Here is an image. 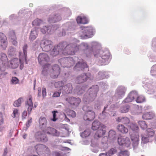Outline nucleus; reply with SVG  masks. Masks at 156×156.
Instances as JSON below:
<instances>
[{
  "label": "nucleus",
  "mask_w": 156,
  "mask_h": 156,
  "mask_svg": "<svg viewBox=\"0 0 156 156\" xmlns=\"http://www.w3.org/2000/svg\"><path fill=\"white\" fill-rule=\"evenodd\" d=\"M63 43L59 44L57 46L55 47L50 52V54L53 56H55L59 53L65 55H73L75 53L78 51L80 48L84 49H87L88 45L87 43H83L80 46H77L75 43L70 44L65 47Z\"/></svg>",
  "instance_id": "nucleus-1"
},
{
  "label": "nucleus",
  "mask_w": 156,
  "mask_h": 156,
  "mask_svg": "<svg viewBox=\"0 0 156 156\" xmlns=\"http://www.w3.org/2000/svg\"><path fill=\"white\" fill-rule=\"evenodd\" d=\"M92 49L94 56L96 57V61L99 65H105L108 63L110 54L108 51H103L100 50L101 45L96 41L91 43Z\"/></svg>",
  "instance_id": "nucleus-2"
},
{
  "label": "nucleus",
  "mask_w": 156,
  "mask_h": 156,
  "mask_svg": "<svg viewBox=\"0 0 156 156\" xmlns=\"http://www.w3.org/2000/svg\"><path fill=\"white\" fill-rule=\"evenodd\" d=\"M98 87L97 85L93 86L88 90V92L84 96L83 101L85 104H88L93 101L96 97Z\"/></svg>",
  "instance_id": "nucleus-3"
},
{
  "label": "nucleus",
  "mask_w": 156,
  "mask_h": 156,
  "mask_svg": "<svg viewBox=\"0 0 156 156\" xmlns=\"http://www.w3.org/2000/svg\"><path fill=\"white\" fill-rule=\"evenodd\" d=\"M20 59L15 58L11 59L9 61L7 64V66L9 68L12 69H15L17 68L20 64V69L22 70L23 67V63L25 60H23V55H21V53L19 55Z\"/></svg>",
  "instance_id": "nucleus-4"
},
{
  "label": "nucleus",
  "mask_w": 156,
  "mask_h": 156,
  "mask_svg": "<svg viewBox=\"0 0 156 156\" xmlns=\"http://www.w3.org/2000/svg\"><path fill=\"white\" fill-rule=\"evenodd\" d=\"M135 98H136V101L137 103H141L143 102L145 100L144 97L143 96H138L137 92L133 91L128 94L126 98L123 101V103H129L133 101Z\"/></svg>",
  "instance_id": "nucleus-5"
},
{
  "label": "nucleus",
  "mask_w": 156,
  "mask_h": 156,
  "mask_svg": "<svg viewBox=\"0 0 156 156\" xmlns=\"http://www.w3.org/2000/svg\"><path fill=\"white\" fill-rule=\"evenodd\" d=\"M95 33V29L92 27H83L81 30L80 37L82 39H87L92 37Z\"/></svg>",
  "instance_id": "nucleus-6"
},
{
  "label": "nucleus",
  "mask_w": 156,
  "mask_h": 156,
  "mask_svg": "<svg viewBox=\"0 0 156 156\" xmlns=\"http://www.w3.org/2000/svg\"><path fill=\"white\" fill-rule=\"evenodd\" d=\"M77 59V57H75L74 59L71 57H69L62 58L59 60V62L62 67H69L75 63L74 60Z\"/></svg>",
  "instance_id": "nucleus-7"
},
{
  "label": "nucleus",
  "mask_w": 156,
  "mask_h": 156,
  "mask_svg": "<svg viewBox=\"0 0 156 156\" xmlns=\"http://www.w3.org/2000/svg\"><path fill=\"white\" fill-rule=\"evenodd\" d=\"M35 148L38 153L45 154V156H48L50 153L49 148L44 145L42 144L36 145L35 146Z\"/></svg>",
  "instance_id": "nucleus-8"
},
{
  "label": "nucleus",
  "mask_w": 156,
  "mask_h": 156,
  "mask_svg": "<svg viewBox=\"0 0 156 156\" xmlns=\"http://www.w3.org/2000/svg\"><path fill=\"white\" fill-rule=\"evenodd\" d=\"M40 44L43 50L45 51H50L53 47L52 41L49 40H42Z\"/></svg>",
  "instance_id": "nucleus-9"
},
{
  "label": "nucleus",
  "mask_w": 156,
  "mask_h": 156,
  "mask_svg": "<svg viewBox=\"0 0 156 156\" xmlns=\"http://www.w3.org/2000/svg\"><path fill=\"white\" fill-rule=\"evenodd\" d=\"M93 76L91 75L90 73H84L77 77L76 82L78 83H82L86 81L88 79L91 80L93 79Z\"/></svg>",
  "instance_id": "nucleus-10"
},
{
  "label": "nucleus",
  "mask_w": 156,
  "mask_h": 156,
  "mask_svg": "<svg viewBox=\"0 0 156 156\" xmlns=\"http://www.w3.org/2000/svg\"><path fill=\"white\" fill-rule=\"evenodd\" d=\"M65 100L68 104L76 106H78L81 102V100L80 98H75L73 97H68L65 99Z\"/></svg>",
  "instance_id": "nucleus-11"
},
{
  "label": "nucleus",
  "mask_w": 156,
  "mask_h": 156,
  "mask_svg": "<svg viewBox=\"0 0 156 156\" xmlns=\"http://www.w3.org/2000/svg\"><path fill=\"white\" fill-rule=\"evenodd\" d=\"M126 88L124 86H120L116 89L115 95L118 99L122 98L125 95Z\"/></svg>",
  "instance_id": "nucleus-12"
},
{
  "label": "nucleus",
  "mask_w": 156,
  "mask_h": 156,
  "mask_svg": "<svg viewBox=\"0 0 156 156\" xmlns=\"http://www.w3.org/2000/svg\"><path fill=\"white\" fill-rule=\"evenodd\" d=\"M60 70L59 67L57 65H54L50 71L51 77L53 78H57L60 73Z\"/></svg>",
  "instance_id": "nucleus-13"
},
{
  "label": "nucleus",
  "mask_w": 156,
  "mask_h": 156,
  "mask_svg": "<svg viewBox=\"0 0 156 156\" xmlns=\"http://www.w3.org/2000/svg\"><path fill=\"white\" fill-rule=\"evenodd\" d=\"M118 142L119 145L126 147H129L130 145V141L128 137H119L118 138Z\"/></svg>",
  "instance_id": "nucleus-14"
},
{
  "label": "nucleus",
  "mask_w": 156,
  "mask_h": 156,
  "mask_svg": "<svg viewBox=\"0 0 156 156\" xmlns=\"http://www.w3.org/2000/svg\"><path fill=\"white\" fill-rule=\"evenodd\" d=\"M129 134L132 142V145L135 148L138 146L139 143V139L138 134L137 133H135L133 134L130 133Z\"/></svg>",
  "instance_id": "nucleus-15"
},
{
  "label": "nucleus",
  "mask_w": 156,
  "mask_h": 156,
  "mask_svg": "<svg viewBox=\"0 0 156 156\" xmlns=\"http://www.w3.org/2000/svg\"><path fill=\"white\" fill-rule=\"evenodd\" d=\"M35 137L38 141L45 142L48 140V138L43 132L39 131L35 134Z\"/></svg>",
  "instance_id": "nucleus-16"
},
{
  "label": "nucleus",
  "mask_w": 156,
  "mask_h": 156,
  "mask_svg": "<svg viewBox=\"0 0 156 156\" xmlns=\"http://www.w3.org/2000/svg\"><path fill=\"white\" fill-rule=\"evenodd\" d=\"M38 60L40 64H43L45 62H48L49 60V58L46 53H41L38 56Z\"/></svg>",
  "instance_id": "nucleus-17"
},
{
  "label": "nucleus",
  "mask_w": 156,
  "mask_h": 156,
  "mask_svg": "<svg viewBox=\"0 0 156 156\" xmlns=\"http://www.w3.org/2000/svg\"><path fill=\"white\" fill-rule=\"evenodd\" d=\"M61 19L60 14L59 13H57L55 15H50L48 19V21L50 23H54L60 21Z\"/></svg>",
  "instance_id": "nucleus-18"
},
{
  "label": "nucleus",
  "mask_w": 156,
  "mask_h": 156,
  "mask_svg": "<svg viewBox=\"0 0 156 156\" xmlns=\"http://www.w3.org/2000/svg\"><path fill=\"white\" fill-rule=\"evenodd\" d=\"M38 34V28L34 27L31 30L30 34L29 40L30 41H33L37 37Z\"/></svg>",
  "instance_id": "nucleus-19"
},
{
  "label": "nucleus",
  "mask_w": 156,
  "mask_h": 156,
  "mask_svg": "<svg viewBox=\"0 0 156 156\" xmlns=\"http://www.w3.org/2000/svg\"><path fill=\"white\" fill-rule=\"evenodd\" d=\"M95 117V114L93 111H88L83 116L84 120L91 121L93 120Z\"/></svg>",
  "instance_id": "nucleus-20"
},
{
  "label": "nucleus",
  "mask_w": 156,
  "mask_h": 156,
  "mask_svg": "<svg viewBox=\"0 0 156 156\" xmlns=\"http://www.w3.org/2000/svg\"><path fill=\"white\" fill-rule=\"evenodd\" d=\"M0 41L1 46L3 49H5L7 47V42L5 35L3 33H0Z\"/></svg>",
  "instance_id": "nucleus-21"
},
{
  "label": "nucleus",
  "mask_w": 156,
  "mask_h": 156,
  "mask_svg": "<svg viewBox=\"0 0 156 156\" xmlns=\"http://www.w3.org/2000/svg\"><path fill=\"white\" fill-rule=\"evenodd\" d=\"M45 132L48 134H51L56 136H58L60 133L54 128L48 127L45 129Z\"/></svg>",
  "instance_id": "nucleus-22"
},
{
  "label": "nucleus",
  "mask_w": 156,
  "mask_h": 156,
  "mask_svg": "<svg viewBox=\"0 0 156 156\" xmlns=\"http://www.w3.org/2000/svg\"><path fill=\"white\" fill-rule=\"evenodd\" d=\"M9 39L11 42L14 45L16 46L17 44V38L14 31L12 30L9 31Z\"/></svg>",
  "instance_id": "nucleus-23"
},
{
  "label": "nucleus",
  "mask_w": 156,
  "mask_h": 156,
  "mask_svg": "<svg viewBox=\"0 0 156 156\" xmlns=\"http://www.w3.org/2000/svg\"><path fill=\"white\" fill-rule=\"evenodd\" d=\"M87 66L86 62H84L83 61L81 62H78L74 67V70L76 71L82 70L84 68L87 67Z\"/></svg>",
  "instance_id": "nucleus-24"
},
{
  "label": "nucleus",
  "mask_w": 156,
  "mask_h": 156,
  "mask_svg": "<svg viewBox=\"0 0 156 156\" xmlns=\"http://www.w3.org/2000/svg\"><path fill=\"white\" fill-rule=\"evenodd\" d=\"M33 105V102H32V99L31 97H30L28 100L25 103L26 107L27 109L28 113L30 115L32 109Z\"/></svg>",
  "instance_id": "nucleus-25"
},
{
  "label": "nucleus",
  "mask_w": 156,
  "mask_h": 156,
  "mask_svg": "<svg viewBox=\"0 0 156 156\" xmlns=\"http://www.w3.org/2000/svg\"><path fill=\"white\" fill-rule=\"evenodd\" d=\"M116 121L118 122H121L125 125L129 124V119L126 117H119L116 118Z\"/></svg>",
  "instance_id": "nucleus-26"
},
{
  "label": "nucleus",
  "mask_w": 156,
  "mask_h": 156,
  "mask_svg": "<svg viewBox=\"0 0 156 156\" xmlns=\"http://www.w3.org/2000/svg\"><path fill=\"white\" fill-rule=\"evenodd\" d=\"M97 140L94 139V140H92L91 141V146L92 147L91 148L92 151L94 153H97L99 150V148L98 146V144L97 142Z\"/></svg>",
  "instance_id": "nucleus-27"
},
{
  "label": "nucleus",
  "mask_w": 156,
  "mask_h": 156,
  "mask_svg": "<svg viewBox=\"0 0 156 156\" xmlns=\"http://www.w3.org/2000/svg\"><path fill=\"white\" fill-rule=\"evenodd\" d=\"M104 127H105V126L97 120L94 121L92 124V129L93 130Z\"/></svg>",
  "instance_id": "nucleus-28"
},
{
  "label": "nucleus",
  "mask_w": 156,
  "mask_h": 156,
  "mask_svg": "<svg viewBox=\"0 0 156 156\" xmlns=\"http://www.w3.org/2000/svg\"><path fill=\"white\" fill-rule=\"evenodd\" d=\"M76 21L78 24H85L88 23V19L84 16H78L76 19Z\"/></svg>",
  "instance_id": "nucleus-29"
},
{
  "label": "nucleus",
  "mask_w": 156,
  "mask_h": 156,
  "mask_svg": "<svg viewBox=\"0 0 156 156\" xmlns=\"http://www.w3.org/2000/svg\"><path fill=\"white\" fill-rule=\"evenodd\" d=\"M72 88L71 84L69 83L65 86H63L60 90L64 91L66 93H69L71 92Z\"/></svg>",
  "instance_id": "nucleus-30"
},
{
  "label": "nucleus",
  "mask_w": 156,
  "mask_h": 156,
  "mask_svg": "<svg viewBox=\"0 0 156 156\" xmlns=\"http://www.w3.org/2000/svg\"><path fill=\"white\" fill-rule=\"evenodd\" d=\"M67 27V28H66L62 32V35H65L66 33L68 34L71 33V31L73 30V29L72 28V24L70 23H67L65 25Z\"/></svg>",
  "instance_id": "nucleus-31"
},
{
  "label": "nucleus",
  "mask_w": 156,
  "mask_h": 156,
  "mask_svg": "<svg viewBox=\"0 0 156 156\" xmlns=\"http://www.w3.org/2000/svg\"><path fill=\"white\" fill-rule=\"evenodd\" d=\"M40 126L41 128L45 127L47 125V121L44 117H41L39 120Z\"/></svg>",
  "instance_id": "nucleus-32"
},
{
  "label": "nucleus",
  "mask_w": 156,
  "mask_h": 156,
  "mask_svg": "<svg viewBox=\"0 0 156 156\" xmlns=\"http://www.w3.org/2000/svg\"><path fill=\"white\" fill-rule=\"evenodd\" d=\"M117 127L118 131L122 133H126L128 132V129L122 124L118 125Z\"/></svg>",
  "instance_id": "nucleus-33"
},
{
  "label": "nucleus",
  "mask_w": 156,
  "mask_h": 156,
  "mask_svg": "<svg viewBox=\"0 0 156 156\" xmlns=\"http://www.w3.org/2000/svg\"><path fill=\"white\" fill-rule=\"evenodd\" d=\"M1 56V58H0V66H1V65L5 66V63L7 60V56L4 53H2Z\"/></svg>",
  "instance_id": "nucleus-34"
},
{
  "label": "nucleus",
  "mask_w": 156,
  "mask_h": 156,
  "mask_svg": "<svg viewBox=\"0 0 156 156\" xmlns=\"http://www.w3.org/2000/svg\"><path fill=\"white\" fill-rule=\"evenodd\" d=\"M154 116V114L152 112H146L143 115L142 118L144 119L149 120L153 118Z\"/></svg>",
  "instance_id": "nucleus-35"
},
{
  "label": "nucleus",
  "mask_w": 156,
  "mask_h": 156,
  "mask_svg": "<svg viewBox=\"0 0 156 156\" xmlns=\"http://www.w3.org/2000/svg\"><path fill=\"white\" fill-rule=\"evenodd\" d=\"M105 127L101 128L98 129L95 134V136H97L98 137H102L105 133Z\"/></svg>",
  "instance_id": "nucleus-36"
},
{
  "label": "nucleus",
  "mask_w": 156,
  "mask_h": 156,
  "mask_svg": "<svg viewBox=\"0 0 156 156\" xmlns=\"http://www.w3.org/2000/svg\"><path fill=\"white\" fill-rule=\"evenodd\" d=\"M108 106H105L104 108V110L101 114L99 116V118L101 120H104L108 119V114L105 112V110L107 108Z\"/></svg>",
  "instance_id": "nucleus-37"
},
{
  "label": "nucleus",
  "mask_w": 156,
  "mask_h": 156,
  "mask_svg": "<svg viewBox=\"0 0 156 156\" xmlns=\"http://www.w3.org/2000/svg\"><path fill=\"white\" fill-rule=\"evenodd\" d=\"M109 76V75L106 72L100 71L98 73L97 78L101 80L105 78H108Z\"/></svg>",
  "instance_id": "nucleus-38"
},
{
  "label": "nucleus",
  "mask_w": 156,
  "mask_h": 156,
  "mask_svg": "<svg viewBox=\"0 0 156 156\" xmlns=\"http://www.w3.org/2000/svg\"><path fill=\"white\" fill-rule=\"evenodd\" d=\"M41 32L43 34H45L47 32L49 34L51 33V27H47L46 26H44L42 28H40Z\"/></svg>",
  "instance_id": "nucleus-39"
},
{
  "label": "nucleus",
  "mask_w": 156,
  "mask_h": 156,
  "mask_svg": "<svg viewBox=\"0 0 156 156\" xmlns=\"http://www.w3.org/2000/svg\"><path fill=\"white\" fill-rule=\"evenodd\" d=\"M27 44L24 45L23 47V53L20 52L19 53V55L21 53V55H23V60H26V57L27 56Z\"/></svg>",
  "instance_id": "nucleus-40"
},
{
  "label": "nucleus",
  "mask_w": 156,
  "mask_h": 156,
  "mask_svg": "<svg viewBox=\"0 0 156 156\" xmlns=\"http://www.w3.org/2000/svg\"><path fill=\"white\" fill-rule=\"evenodd\" d=\"M150 137L145 134L141 135V143L145 144L148 142Z\"/></svg>",
  "instance_id": "nucleus-41"
},
{
  "label": "nucleus",
  "mask_w": 156,
  "mask_h": 156,
  "mask_svg": "<svg viewBox=\"0 0 156 156\" xmlns=\"http://www.w3.org/2000/svg\"><path fill=\"white\" fill-rule=\"evenodd\" d=\"M129 153L127 150H122L119 153L117 156H129Z\"/></svg>",
  "instance_id": "nucleus-42"
},
{
  "label": "nucleus",
  "mask_w": 156,
  "mask_h": 156,
  "mask_svg": "<svg viewBox=\"0 0 156 156\" xmlns=\"http://www.w3.org/2000/svg\"><path fill=\"white\" fill-rule=\"evenodd\" d=\"M108 155H111L117 153V149L115 148H112L110 149L108 152H106Z\"/></svg>",
  "instance_id": "nucleus-43"
},
{
  "label": "nucleus",
  "mask_w": 156,
  "mask_h": 156,
  "mask_svg": "<svg viewBox=\"0 0 156 156\" xmlns=\"http://www.w3.org/2000/svg\"><path fill=\"white\" fill-rule=\"evenodd\" d=\"M90 134L89 129L85 130L83 132L80 133V136L83 138H85L88 136Z\"/></svg>",
  "instance_id": "nucleus-44"
},
{
  "label": "nucleus",
  "mask_w": 156,
  "mask_h": 156,
  "mask_svg": "<svg viewBox=\"0 0 156 156\" xmlns=\"http://www.w3.org/2000/svg\"><path fill=\"white\" fill-rule=\"evenodd\" d=\"M68 110V112H66V114L72 117H74L76 116L75 112L73 110H71L69 108H66V111Z\"/></svg>",
  "instance_id": "nucleus-45"
},
{
  "label": "nucleus",
  "mask_w": 156,
  "mask_h": 156,
  "mask_svg": "<svg viewBox=\"0 0 156 156\" xmlns=\"http://www.w3.org/2000/svg\"><path fill=\"white\" fill-rule=\"evenodd\" d=\"M129 106L128 105H126L121 107L120 111L122 113H125L129 111Z\"/></svg>",
  "instance_id": "nucleus-46"
},
{
  "label": "nucleus",
  "mask_w": 156,
  "mask_h": 156,
  "mask_svg": "<svg viewBox=\"0 0 156 156\" xmlns=\"http://www.w3.org/2000/svg\"><path fill=\"white\" fill-rule=\"evenodd\" d=\"M23 100V99L22 98H19L14 103V105L15 107H19L20 106L21 104V103Z\"/></svg>",
  "instance_id": "nucleus-47"
},
{
  "label": "nucleus",
  "mask_w": 156,
  "mask_h": 156,
  "mask_svg": "<svg viewBox=\"0 0 156 156\" xmlns=\"http://www.w3.org/2000/svg\"><path fill=\"white\" fill-rule=\"evenodd\" d=\"M42 21L40 19H37L35 20L32 22V24L33 26H40L42 23Z\"/></svg>",
  "instance_id": "nucleus-48"
},
{
  "label": "nucleus",
  "mask_w": 156,
  "mask_h": 156,
  "mask_svg": "<svg viewBox=\"0 0 156 156\" xmlns=\"http://www.w3.org/2000/svg\"><path fill=\"white\" fill-rule=\"evenodd\" d=\"M128 126L133 131H137L139 128L136 124L133 123H130Z\"/></svg>",
  "instance_id": "nucleus-49"
},
{
  "label": "nucleus",
  "mask_w": 156,
  "mask_h": 156,
  "mask_svg": "<svg viewBox=\"0 0 156 156\" xmlns=\"http://www.w3.org/2000/svg\"><path fill=\"white\" fill-rule=\"evenodd\" d=\"M139 125L140 126L141 128L143 129H144L147 127V125L145 122L143 121H140L138 122Z\"/></svg>",
  "instance_id": "nucleus-50"
},
{
  "label": "nucleus",
  "mask_w": 156,
  "mask_h": 156,
  "mask_svg": "<svg viewBox=\"0 0 156 156\" xmlns=\"http://www.w3.org/2000/svg\"><path fill=\"white\" fill-rule=\"evenodd\" d=\"M147 134L149 137H151L154 135V131L153 129L149 128L147 130Z\"/></svg>",
  "instance_id": "nucleus-51"
},
{
  "label": "nucleus",
  "mask_w": 156,
  "mask_h": 156,
  "mask_svg": "<svg viewBox=\"0 0 156 156\" xmlns=\"http://www.w3.org/2000/svg\"><path fill=\"white\" fill-rule=\"evenodd\" d=\"M151 74L153 76H156V65L153 66L151 67Z\"/></svg>",
  "instance_id": "nucleus-52"
},
{
  "label": "nucleus",
  "mask_w": 156,
  "mask_h": 156,
  "mask_svg": "<svg viewBox=\"0 0 156 156\" xmlns=\"http://www.w3.org/2000/svg\"><path fill=\"white\" fill-rule=\"evenodd\" d=\"M19 115V113L18 110L16 108L14 109L13 110V113L12 115V116L14 118L15 117H18Z\"/></svg>",
  "instance_id": "nucleus-53"
},
{
  "label": "nucleus",
  "mask_w": 156,
  "mask_h": 156,
  "mask_svg": "<svg viewBox=\"0 0 156 156\" xmlns=\"http://www.w3.org/2000/svg\"><path fill=\"white\" fill-rule=\"evenodd\" d=\"M155 87L151 85H149L147 91L148 94H151L154 93V91Z\"/></svg>",
  "instance_id": "nucleus-54"
},
{
  "label": "nucleus",
  "mask_w": 156,
  "mask_h": 156,
  "mask_svg": "<svg viewBox=\"0 0 156 156\" xmlns=\"http://www.w3.org/2000/svg\"><path fill=\"white\" fill-rule=\"evenodd\" d=\"M116 133L113 130H110L108 133V136L110 138H114L115 136Z\"/></svg>",
  "instance_id": "nucleus-55"
},
{
  "label": "nucleus",
  "mask_w": 156,
  "mask_h": 156,
  "mask_svg": "<svg viewBox=\"0 0 156 156\" xmlns=\"http://www.w3.org/2000/svg\"><path fill=\"white\" fill-rule=\"evenodd\" d=\"M50 65L46 64L44 66L42 71V73L44 75H45L46 72L47 71V70L50 67Z\"/></svg>",
  "instance_id": "nucleus-56"
},
{
  "label": "nucleus",
  "mask_w": 156,
  "mask_h": 156,
  "mask_svg": "<svg viewBox=\"0 0 156 156\" xmlns=\"http://www.w3.org/2000/svg\"><path fill=\"white\" fill-rule=\"evenodd\" d=\"M54 85L56 88L61 87V88L63 86V83L61 81L55 82Z\"/></svg>",
  "instance_id": "nucleus-57"
},
{
  "label": "nucleus",
  "mask_w": 156,
  "mask_h": 156,
  "mask_svg": "<svg viewBox=\"0 0 156 156\" xmlns=\"http://www.w3.org/2000/svg\"><path fill=\"white\" fill-rule=\"evenodd\" d=\"M15 50L13 47H10L8 50V54L11 55H13L15 54Z\"/></svg>",
  "instance_id": "nucleus-58"
},
{
  "label": "nucleus",
  "mask_w": 156,
  "mask_h": 156,
  "mask_svg": "<svg viewBox=\"0 0 156 156\" xmlns=\"http://www.w3.org/2000/svg\"><path fill=\"white\" fill-rule=\"evenodd\" d=\"M19 82L18 79L16 77H12L11 80V83L12 84H16Z\"/></svg>",
  "instance_id": "nucleus-59"
},
{
  "label": "nucleus",
  "mask_w": 156,
  "mask_h": 156,
  "mask_svg": "<svg viewBox=\"0 0 156 156\" xmlns=\"http://www.w3.org/2000/svg\"><path fill=\"white\" fill-rule=\"evenodd\" d=\"M40 40L38 39L33 44V47L34 48H37L39 46L40 43Z\"/></svg>",
  "instance_id": "nucleus-60"
},
{
  "label": "nucleus",
  "mask_w": 156,
  "mask_h": 156,
  "mask_svg": "<svg viewBox=\"0 0 156 156\" xmlns=\"http://www.w3.org/2000/svg\"><path fill=\"white\" fill-rule=\"evenodd\" d=\"M83 109L84 111L87 112L88 111H91L92 108L87 105H85L83 107Z\"/></svg>",
  "instance_id": "nucleus-61"
},
{
  "label": "nucleus",
  "mask_w": 156,
  "mask_h": 156,
  "mask_svg": "<svg viewBox=\"0 0 156 156\" xmlns=\"http://www.w3.org/2000/svg\"><path fill=\"white\" fill-rule=\"evenodd\" d=\"M32 122V119L30 118L29 120L26 123V126H27V127L25 128V129H24L25 128H24V130H26L27 128L30 126V124Z\"/></svg>",
  "instance_id": "nucleus-62"
},
{
  "label": "nucleus",
  "mask_w": 156,
  "mask_h": 156,
  "mask_svg": "<svg viewBox=\"0 0 156 156\" xmlns=\"http://www.w3.org/2000/svg\"><path fill=\"white\" fill-rule=\"evenodd\" d=\"M57 113V111H54L52 112L53 118L52 119H51V120H52V121H53L54 122L55 121L57 120V119L56 118V115L55 114L56 113Z\"/></svg>",
  "instance_id": "nucleus-63"
},
{
  "label": "nucleus",
  "mask_w": 156,
  "mask_h": 156,
  "mask_svg": "<svg viewBox=\"0 0 156 156\" xmlns=\"http://www.w3.org/2000/svg\"><path fill=\"white\" fill-rule=\"evenodd\" d=\"M61 93V91L55 92L53 94V97H58L59 96Z\"/></svg>",
  "instance_id": "nucleus-64"
}]
</instances>
